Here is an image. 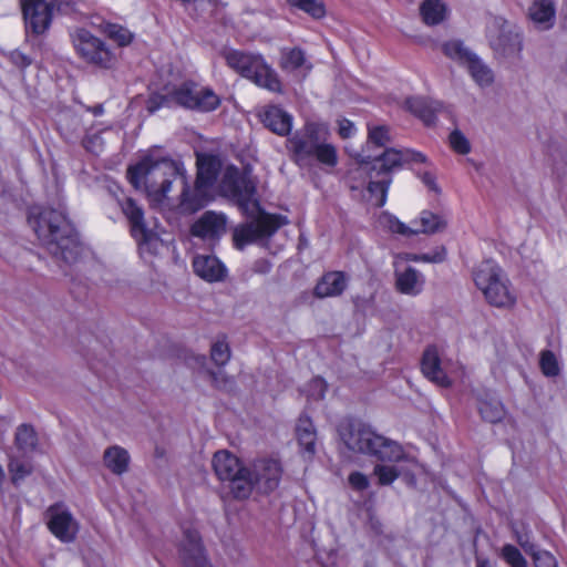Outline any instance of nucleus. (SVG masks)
<instances>
[{
    "mask_svg": "<svg viewBox=\"0 0 567 567\" xmlns=\"http://www.w3.org/2000/svg\"><path fill=\"white\" fill-rule=\"evenodd\" d=\"M220 190L251 218L234 230L237 248L272 236L284 224L285 218L262 212L257 198L256 181L249 172L228 166L220 183Z\"/></svg>",
    "mask_w": 567,
    "mask_h": 567,
    "instance_id": "f257e3e1",
    "label": "nucleus"
},
{
    "mask_svg": "<svg viewBox=\"0 0 567 567\" xmlns=\"http://www.w3.org/2000/svg\"><path fill=\"white\" fill-rule=\"evenodd\" d=\"M28 220L40 244L55 261L72 265L80 259L83 245L63 210L32 207Z\"/></svg>",
    "mask_w": 567,
    "mask_h": 567,
    "instance_id": "f03ea898",
    "label": "nucleus"
},
{
    "mask_svg": "<svg viewBox=\"0 0 567 567\" xmlns=\"http://www.w3.org/2000/svg\"><path fill=\"white\" fill-rule=\"evenodd\" d=\"M181 166L173 159L152 156L144 157L138 164L130 166L127 178L136 188H145L147 196L155 203H162L171 190L173 182L182 178Z\"/></svg>",
    "mask_w": 567,
    "mask_h": 567,
    "instance_id": "7ed1b4c3",
    "label": "nucleus"
},
{
    "mask_svg": "<svg viewBox=\"0 0 567 567\" xmlns=\"http://www.w3.org/2000/svg\"><path fill=\"white\" fill-rule=\"evenodd\" d=\"M176 104L183 109L196 112H212L220 105L219 96L209 87L187 80L179 84L166 86V93L150 99L147 109L151 113L162 106Z\"/></svg>",
    "mask_w": 567,
    "mask_h": 567,
    "instance_id": "20e7f679",
    "label": "nucleus"
},
{
    "mask_svg": "<svg viewBox=\"0 0 567 567\" xmlns=\"http://www.w3.org/2000/svg\"><path fill=\"white\" fill-rule=\"evenodd\" d=\"M340 435L346 446L353 452L375 456L382 462H400L404 458L399 443L375 433L364 424H348L341 429Z\"/></svg>",
    "mask_w": 567,
    "mask_h": 567,
    "instance_id": "39448f33",
    "label": "nucleus"
},
{
    "mask_svg": "<svg viewBox=\"0 0 567 567\" xmlns=\"http://www.w3.org/2000/svg\"><path fill=\"white\" fill-rule=\"evenodd\" d=\"M291 159L299 166H310L315 159L327 166L337 164V151L331 144L320 143L317 127L308 123L286 142Z\"/></svg>",
    "mask_w": 567,
    "mask_h": 567,
    "instance_id": "423d86ee",
    "label": "nucleus"
},
{
    "mask_svg": "<svg viewBox=\"0 0 567 567\" xmlns=\"http://www.w3.org/2000/svg\"><path fill=\"white\" fill-rule=\"evenodd\" d=\"M224 58L229 68L254 81L258 86L271 92H280L281 83L276 72L261 55L229 50L224 52Z\"/></svg>",
    "mask_w": 567,
    "mask_h": 567,
    "instance_id": "0eeeda50",
    "label": "nucleus"
},
{
    "mask_svg": "<svg viewBox=\"0 0 567 567\" xmlns=\"http://www.w3.org/2000/svg\"><path fill=\"white\" fill-rule=\"evenodd\" d=\"M212 465L218 480L228 482V488L236 499L249 497L250 485L246 481L247 466H244L237 456L226 450L217 451L213 456Z\"/></svg>",
    "mask_w": 567,
    "mask_h": 567,
    "instance_id": "6e6552de",
    "label": "nucleus"
},
{
    "mask_svg": "<svg viewBox=\"0 0 567 567\" xmlns=\"http://www.w3.org/2000/svg\"><path fill=\"white\" fill-rule=\"evenodd\" d=\"M411 162L425 163L426 156L409 148H385L380 155L374 156L372 159H370V156L362 158L361 165L364 166L370 177L373 178L381 174H390L392 171Z\"/></svg>",
    "mask_w": 567,
    "mask_h": 567,
    "instance_id": "1a4fd4ad",
    "label": "nucleus"
},
{
    "mask_svg": "<svg viewBox=\"0 0 567 567\" xmlns=\"http://www.w3.org/2000/svg\"><path fill=\"white\" fill-rule=\"evenodd\" d=\"M246 481H248L249 496L252 491L268 495L274 492L281 481L282 467L279 461L274 458H260L247 466Z\"/></svg>",
    "mask_w": 567,
    "mask_h": 567,
    "instance_id": "9d476101",
    "label": "nucleus"
},
{
    "mask_svg": "<svg viewBox=\"0 0 567 567\" xmlns=\"http://www.w3.org/2000/svg\"><path fill=\"white\" fill-rule=\"evenodd\" d=\"M72 41L76 52L87 63L111 68L113 54L106 48L105 43L85 29H78L72 35Z\"/></svg>",
    "mask_w": 567,
    "mask_h": 567,
    "instance_id": "9b49d317",
    "label": "nucleus"
},
{
    "mask_svg": "<svg viewBox=\"0 0 567 567\" xmlns=\"http://www.w3.org/2000/svg\"><path fill=\"white\" fill-rule=\"evenodd\" d=\"M121 208L128 219L131 234L137 244L148 250L156 249L159 238L152 229L146 227L142 207L133 198L127 197L121 203Z\"/></svg>",
    "mask_w": 567,
    "mask_h": 567,
    "instance_id": "f8f14e48",
    "label": "nucleus"
},
{
    "mask_svg": "<svg viewBox=\"0 0 567 567\" xmlns=\"http://www.w3.org/2000/svg\"><path fill=\"white\" fill-rule=\"evenodd\" d=\"M21 4L27 32H32L37 35L44 33L52 21L54 2H47L44 0H21Z\"/></svg>",
    "mask_w": 567,
    "mask_h": 567,
    "instance_id": "ddd939ff",
    "label": "nucleus"
},
{
    "mask_svg": "<svg viewBox=\"0 0 567 567\" xmlns=\"http://www.w3.org/2000/svg\"><path fill=\"white\" fill-rule=\"evenodd\" d=\"M50 532L63 543H72L79 532V523L72 513L60 504L52 505L47 511Z\"/></svg>",
    "mask_w": 567,
    "mask_h": 567,
    "instance_id": "4468645a",
    "label": "nucleus"
},
{
    "mask_svg": "<svg viewBox=\"0 0 567 567\" xmlns=\"http://www.w3.org/2000/svg\"><path fill=\"white\" fill-rule=\"evenodd\" d=\"M179 555L185 567H213L206 558L202 538L195 529L184 530Z\"/></svg>",
    "mask_w": 567,
    "mask_h": 567,
    "instance_id": "2eb2a0df",
    "label": "nucleus"
},
{
    "mask_svg": "<svg viewBox=\"0 0 567 567\" xmlns=\"http://www.w3.org/2000/svg\"><path fill=\"white\" fill-rule=\"evenodd\" d=\"M226 231V218L223 214L205 212L193 225L190 233L194 237L214 241Z\"/></svg>",
    "mask_w": 567,
    "mask_h": 567,
    "instance_id": "dca6fc26",
    "label": "nucleus"
},
{
    "mask_svg": "<svg viewBox=\"0 0 567 567\" xmlns=\"http://www.w3.org/2000/svg\"><path fill=\"white\" fill-rule=\"evenodd\" d=\"M474 282L489 305H496V266L492 259L483 261L474 271Z\"/></svg>",
    "mask_w": 567,
    "mask_h": 567,
    "instance_id": "f3484780",
    "label": "nucleus"
},
{
    "mask_svg": "<svg viewBox=\"0 0 567 567\" xmlns=\"http://www.w3.org/2000/svg\"><path fill=\"white\" fill-rule=\"evenodd\" d=\"M183 190L181 194L179 209L183 213L193 214L202 209L209 202V188L195 183L192 189L186 182L185 176H182Z\"/></svg>",
    "mask_w": 567,
    "mask_h": 567,
    "instance_id": "a211bd4d",
    "label": "nucleus"
},
{
    "mask_svg": "<svg viewBox=\"0 0 567 567\" xmlns=\"http://www.w3.org/2000/svg\"><path fill=\"white\" fill-rule=\"evenodd\" d=\"M421 369L426 379L442 388L451 385V380L441 368V359L435 347H427L423 353Z\"/></svg>",
    "mask_w": 567,
    "mask_h": 567,
    "instance_id": "6ab92c4d",
    "label": "nucleus"
},
{
    "mask_svg": "<svg viewBox=\"0 0 567 567\" xmlns=\"http://www.w3.org/2000/svg\"><path fill=\"white\" fill-rule=\"evenodd\" d=\"M193 269L198 277L208 282L223 280L227 271L224 264L210 255H197L193 260Z\"/></svg>",
    "mask_w": 567,
    "mask_h": 567,
    "instance_id": "aec40b11",
    "label": "nucleus"
},
{
    "mask_svg": "<svg viewBox=\"0 0 567 567\" xmlns=\"http://www.w3.org/2000/svg\"><path fill=\"white\" fill-rule=\"evenodd\" d=\"M528 18L538 30L551 29L556 21L555 0H534L528 8Z\"/></svg>",
    "mask_w": 567,
    "mask_h": 567,
    "instance_id": "412c9836",
    "label": "nucleus"
},
{
    "mask_svg": "<svg viewBox=\"0 0 567 567\" xmlns=\"http://www.w3.org/2000/svg\"><path fill=\"white\" fill-rule=\"evenodd\" d=\"M261 122L267 128L279 136H287L291 132L292 116L277 105H270L264 110Z\"/></svg>",
    "mask_w": 567,
    "mask_h": 567,
    "instance_id": "4be33fe9",
    "label": "nucleus"
},
{
    "mask_svg": "<svg viewBox=\"0 0 567 567\" xmlns=\"http://www.w3.org/2000/svg\"><path fill=\"white\" fill-rule=\"evenodd\" d=\"M405 105L408 110L416 115L425 125L435 124L436 114L441 112L443 105L439 101H431L422 97L406 99Z\"/></svg>",
    "mask_w": 567,
    "mask_h": 567,
    "instance_id": "5701e85b",
    "label": "nucleus"
},
{
    "mask_svg": "<svg viewBox=\"0 0 567 567\" xmlns=\"http://www.w3.org/2000/svg\"><path fill=\"white\" fill-rule=\"evenodd\" d=\"M347 287V278L342 271H330L322 276L315 287V295L319 298L341 295Z\"/></svg>",
    "mask_w": 567,
    "mask_h": 567,
    "instance_id": "b1692460",
    "label": "nucleus"
},
{
    "mask_svg": "<svg viewBox=\"0 0 567 567\" xmlns=\"http://www.w3.org/2000/svg\"><path fill=\"white\" fill-rule=\"evenodd\" d=\"M220 163L214 155L204 154L197 157L196 184L212 188L217 179Z\"/></svg>",
    "mask_w": 567,
    "mask_h": 567,
    "instance_id": "393cba45",
    "label": "nucleus"
},
{
    "mask_svg": "<svg viewBox=\"0 0 567 567\" xmlns=\"http://www.w3.org/2000/svg\"><path fill=\"white\" fill-rule=\"evenodd\" d=\"M395 286L401 293L416 296L423 290L424 277L415 268L408 267L396 274Z\"/></svg>",
    "mask_w": 567,
    "mask_h": 567,
    "instance_id": "a878e982",
    "label": "nucleus"
},
{
    "mask_svg": "<svg viewBox=\"0 0 567 567\" xmlns=\"http://www.w3.org/2000/svg\"><path fill=\"white\" fill-rule=\"evenodd\" d=\"M296 435L299 445L309 456L316 453L317 431L311 419L301 414L296 425Z\"/></svg>",
    "mask_w": 567,
    "mask_h": 567,
    "instance_id": "bb28decb",
    "label": "nucleus"
},
{
    "mask_svg": "<svg viewBox=\"0 0 567 567\" xmlns=\"http://www.w3.org/2000/svg\"><path fill=\"white\" fill-rule=\"evenodd\" d=\"M104 465L115 475H122L128 468L130 455L118 445L107 447L103 454Z\"/></svg>",
    "mask_w": 567,
    "mask_h": 567,
    "instance_id": "cd10ccee",
    "label": "nucleus"
},
{
    "mask_svg": "<svg viewBox=\"0 0 567 567\" xmlns=\"http://www.w3.org/2000/svg\"><path fill=\"white\" fill-rule=\"evenodd\" d=\"M443 53L458 65L467 68L477 55L461 40H450L442 45Z\"/></svg>",
    "mask_w": 567,
    "mask_h": 567,
    "instance_id": "c85d7f7f",
    "label": "nucleus"
},
{
    "mask_svg": "<svg viewBox=\"0 0 567 567\" xmlns=\"http://www.w3.org/2000/svg\"><path fill=\"white\" fill-rule=\"evenodd\" d=\"M420 14L426 25H437L446 19L447 8L442 0H424Z\"/></svg>",
    "mask_w": 567,
    "mask_h": 567,
    "instance_id": "c756f323",
    "label": "nucleus"
},
{
    "mask_svg": "<svg viewBox=\"0 0 567 567\" xmlns=\"http://www.w3.org/2000/svg\"><path fill=\"white\" fill-rule=\"evenodd\" d=\"M476 398L477 410L482 419L492 424L496 423V409L494 406V396L492 391H487L483 388L474 390Z\"/></svg>",
    "mask_w": 567,
    "mask_h": 567,
    "instance_id": "7c9ffc66",
    "label": "nucleus"
},
{
    "mask_svg": "<svg viewBox=\"0 0 567 567\" xmlns=\"http://www.w3.org/2000/svg\"><path fill=\"white\" fill-rule=\"evenodd\" d=\"M473 80L480 86H486L493 83V71L476 55L473 62L466 68Z\"/></svg>",
    "mask_w": 567,
    "mask_h": 567,
    "instance_id": "2f4dec72",
    "label": "nucleus"
},
{
    "mask_svg": "<svg viewBox=\"0 0 567 567\" xmlns=\"http://www.w3.org/2000/svg\"><path fill=\"white\" fill-rule=\"evenodd\" d=\"M391 184V178H383L381 181H371L368 184V200L371 202L377 207H382L386 202V194L389 186Z\"/></svg>",
    "mask_w": 567,
    "mask_h": 567,
    "instance_id": "473e14b6",
    "label": "nucleus"
},
{
    "mask_svg": "<svg viewBox=\"0 0 567 567\" xmlns=\"http://www.w3.org/2000/svg\"><path fill=\"white\" fill-rule=\"evenodd\" d=\"M306 64L305 52L300 48L284 49L280 66L285 71H296Z\"/></svg>",
    "mask_w": 567,
    "mask_h": 567,
    "instance_id": "72a5a7b5",
    "label": "nucleus"
},
{
    "mask_svg": "<svg viewBox=\"0 0 567 567\" xmlns=\"http://www.w3.org/2000/svg\"><path fill=\"white\" fill-rule=\"evenodd\" d=\"M38 436L34 429L29 424H21L16 432V444L19 450L29 452L35 449Z\"/></svg>",
    "mask_w": 567,
    "mask_h": 567,
    "instance_id": "f704fd0d",
    "label": "nucleus"
},
{
    "mask_svg": "<svg viewBox=\"0 0 567 567\" xmlns=\"http://www.w3.org/2000/svg\"><path fill=\"white\" fill-rule=\"evenodd\" d=\"M102 31L114 42H116L120 47H126L133 41V33L116 23H103L101 25Z\"/></svg>",
    "mask_w": 567,
    "mask_h": 567,
    "instance_id": "c9c22d12",
    "label": "nucleus"
},
{
    "mask_svg": "<svg viewBox=\"0 0 567 567\" xmlns=\"http://www.w3.org/2000/svg\"><path fill=\"white\" fill-rule=\"evenodd\" d=\"M368 142L378 147L388 146L392 142L389 126H386V125L369 126L368 127Z\"/></svg>",
    "mask_w": 567,
    "mask_h": 567,
    "instance_id": "e433bc0d",
    "label": "nucleus"
},
{
    "mask_svg": "<svg viewBox=\"0 0 567 567\" xmlns=\"http://www.w3.org/2000/svg\"><path fill=\"white\" fill-rule=\"evenodd\" d=\"M287 2L316 19L322 18L326 13L323 4L318 0H287Z\"/></svg>",
    "mask_w": 567,
    "mask_h": 567,
    "instance_id": "4c0bfd02",
    "label": "nucleus"
},
{
    "mask_svg": "<svg viewBox=\"0 0 567 567\" xmlns=\"http://www.w3.org/2000/svg\"><path fill=\"white\" fill-rule=\"evenodd\" d=\"M516 303V295L508 280L498 276V308H511Z\"/></svg>",
    "mask_w": 567,
    "mask_h": 567,
    "instance_id": "58836bf2",
    "label": "nucleus"
},
{
    "mask_svg": "<svg viewBox=\"0 0 567 567\" xmlns=\"http://www.w3.org/2000/svg\"><path fill=\"white\" fill-rule=\"evenodd\" d=\"M419 223L421 225V228H417L420 234H434L440 231L445 226L443 220L437 215H434L430 212H423Z\"/></svg>",
    "mask_w": 567,
    "mask_h": 567,
    "instance_id": "ea45409f",
    "label": "nucleus"
},
{
    "mask_svg": "<svg viewBox=\"0 0 567 567\" xmlns=\"http://www.w3.org/2000/svg\"><path fill=\"white\" fill-rule=\"evenodd\" d=\"M210 358L216 365L223 367L230 359V349L225 340H217L212 344Z\"/></svg>",
    "mask_w": 567,
    "mask_h": 567,
    "instance_id": "a19ab883",
    "label": "nucleus"
},
{
    "mask_svg": "<svg viewBox=\"0 0 567 567\" xmlns=\"http://www.w3.org/2000/svg\"><path fill=\"white\" fill-rule=\"evenodd\" d=\"M373 473L380 485H390L400 476V471L395 466L385 464L375 465Z\"/></svg>",
    "mask_w": 567,
    "mask_h": 567,
    "instance_id": "79ce46f5",
    "label": "nucleus"
},
{
    "mask_svg": "<svg viewBox=\"0 0 567 567\" xmlns=\"http://www.w3.org/2000/svg\"><path fill=\"white\" fill-rule=\"evenodd\" d=\"M539 365L546 377H556L559 373L558 361L550 350L542 351Z\"/></svg>",
    "mask_w": 567,
    "mask_h": 567,
    "instance_id": "37998d69",
    "label": "nucleus"
},
{
    "mask_svg": "<svg viewBox=\"0 0 567 567\" xmlns=\"http://www.w3.org/2000/svg\"><path fill=\"white\" fill-rule=\"evenodd\" d=\"M9 471L12 476V482L17 484L19 481L31 474L32 466L25 461L12 458L9 463Z\"/></svg>",
    "mask_w": 567,
    "mask_h": 567,
    "instance_id": "c03bdc74",
    "label": "nucleus"
},
{
    "mask_svg": "<svg viewBox=\"0 0 567 567\" xmlns=\"http://www.w3.org/2000/svg\"><path fill=\"white\" fill-rule=\"evenodd\" d=\"M502 556L511 567H527L526 559L513 545H505L502 549Z\"/></svg>",
    "mask_w": 567,
    "mask_h": 567,
    "instance_id": "a18cd8bd",
    "label": "nucleus"
},
{
    "mask_svg": "<svg viewBox=\"0 0 567 567\" xmlns=\"http://www.w3.org/2000/svg\"><path fill=\"white\" fill-rule=\"evenodd\" d=\"M450 145L458 154H467L471 152L468 140L460 130H454L449 136Z\"/></svg>",
    "mask_w": 567,
    "mask_h": 567,
    "instance_id": "49530a36",
    "label": "nucleus"
},
{
    "mask_svg": "<svg viewBox=\"0 0 567 567\" xmlns=\"http://www.w3.org/2000/svg\"><path fill=\"white\" fill-rule=\"evenodd\" d=\"M207 374L212 384L220 390H230L234 385V379L228 377L223 371H212L207 370Z\"/></svg>",
    "mask_w": 567,
    "mask_h": 567,
    "instance_id": "de8ad7c7",
    "label": "nucleus"
},
{
    "mask_svg": "<svg viewBox=\"0 0 567 567\" xmlns=\"http://www.w3.org/2000/svg\"><path fill=\"white\" fill-rule=\"evenodd\" d=\"M532 557L535 567H557L556 558L547 550H533Z\"/></svg>",
    "mask_w": 567,
    "mask_h": 567,
    "instance_id": "09e8293b",
    "label": "nucleus"
},
{
    "mask_svg": "<svg viewBox=\"0 0 567 567\" xmlns=\"http://www.w3.org/2000/svg\"><path fill=\"white\" fill-rule=\"evenodd\" d=\"M388 223L392 233L408 237L420 234L419 229L406 226L395 217H389Z\"/></svg>",
    "mask_w": 567,
    "mask_h": 567,
    "instance_id": "8fccbe9b",
    "label": "nucleus"
},
{
    "mask_svg": "<svg viewBox=\"0 0 567 567\" xmlns=\"http://www.w3.org/2000/svg\"><path fill=\"white\" fill-rule=\"evenodd\" d=\"M4 55L20 70L27 69L32 63V59L19 50L7 52Z\"/></svg>",
    "mask_w": 567,
    "mask_h": 567,
    "instance_id": "3c124183",
    "label": "nucleus"
},
{
    "mask_svg": "<svg viewBox=\"0 0 567 567\" xmlns=\"http://www.w3.org/2000/svg\"><path fill=\"white\" fill-rule=\"evenodd\" d=\"M409 259L415 262H442L445 259V251L442 249V251H436L434 254H414L411 255Z\"/></svg>",
    "mask_w": 567,
    "mask_h": 567,
    "instance_id": "603ef678",
    "label": "nucleus"
},
{
    "mask_svg": "<svg viewBox=\"0 0 567 567\" xmlns=\"http://www.w3.org/2000/svg\"><path fill=\"white\" fill-rule=\"evenodd\" d=\"M348 481H349V484L351 485V487L357 491H364L369 487V480L361 472H352L349 475Z\"/></svg>",
    "mask_w": 567,
    "mask_h": 567,
    "instance_id": "864d4df0",
    "label": "nucleus"
},
{
    "mask_svg": "<svg viewBox=\"0 0 567 567\" xmlns=\"http://www.w3.org/2000/svg\"><path fill=\"white\" fill-rule=\"evenodd\" d=\"M509 41V45L503 49L505 54L517 53L522 50V38L518 33L511 35Z\"/></svg>",
    "mask_w": 567,
    "mask_h": 567,
    "instance_id": "5fc2aeb1",
    "label": "nucleus"
},
{
    "mask_svg": "<svg viewBox=\"0 0 567 567\" xmlns=\"http://www.w3.org/2000/svg\"><path fill=\"white\" fill-rule=\"evenodd\" d=\"M354 132V125L351 121L342 118L339 121V135L342 138L350 137Z\"/></svg>",
    "mask_w": 567,
    "mask_h": 567,
    "instance_id": "6e6d98bb",
    "label": "nucleus"
},
{
    "mask_svg": "<svg viewBox=\"0 0 567 567\" xmlns=\"http://www.w3.org/2000/svg\"><path fill=\"white\" fill-rule=\"evenodd\" d=\"M311 388L315 389L316 391H318L317 393V399H323L324 396V392H326V382L320 379V378H316L311 381Z\"/></svg>",
    "mask_w": 567,
    "mask_h": 567,
    "instance_id": "4d7b16f0",
    "label": "nucleus"
},
{
    "mask_svg": "<svg viewBox=\"0 0 567 567\" xmlns=\"http://www.w3.org/2000/svg\"><path fill=\"white\" fill-rule=\"evenodd\" d=\"M422 182L432 190H436L435 178L431 173H423L421 176Z\"/></svg>",
    "mask_w": 567,
    "mask_h": 567,
    "instance_id": "13d9d810",
    "label": "nucleus"
},
{
    "mask_svg": "<svg viewBox=\"0 0 567 567\" xmlns=\"http://www.w3.org/2000/svg\"><path fill=\"white\" fill-rule=\"evenodd\" d=\"M518 543L519 545L524 548V550L529 554L530 556L533 555V550H537L538 548L533 544L530 543L527 538H523V537H518Z\"/></svg>",
    "mask_w": 567,
    "mask_h": 567,
    "instance_id": "bf43d9fd",
    "label": "nucleus"
},
{
    "mask_svg": "<svg viewBox=\"0 0 567 567\" xmlns=\"http://www.w3.org/2000/svg\"><path fill=\"white\" fill-rule=\"evenodd\" d=\"M270 266L267 261L261 260L255 264V270L260 272H267Z\"/></svg>",
    "mask_w": 567,
    "mask_h": 567,
    "instance_id": "052dcab7",
    "label": "nucleus"
},
{
    "mask_svg": "<svg viewBox=\"0 0 567 567\" xmlns=\"http://www.w3.org/2000/svg\"><path fill=\"white\" fill-rule=\"evenodd\" d=\"M92 112L95 116H99L103 113V106L102 105H95L92 107Z\"/></svg>",
    "mask_w": 567,
    "mask_h": 567,
    "instance_id": "680f3d73",
    "label": "nucleus"
},
{
    "mask_svg": "<svg viewBox=\"0 0 567 567\" xmlns=\"http://www.w3.org/2000/svg\"><path fill=\"white\" fill-rule=\"evenodd\" d=\"M61 3L66 4V6H72L74 3V1L73 0H61Z\"/></svg>",
    "mask_w": 567,
    "mask_h": 567,
    "instance_id": "e2e57ef3",
    "label": "nucleus"
},
{
    "mask_svg": "<svg viewBox=\"0 0 567 567\" xmlns=\"http://www.w3.org/2000/svg\"><path fill=\"white\" fill-rule=\"evenodd\" d=\"M486 561L478 560L477 567H486Z\"/></svg>",
    "mask_w": 567,
    "mask_h": 567,
    "instance_id": "0e129e2a",
    "label": "nucleus"
}]
</instances>
